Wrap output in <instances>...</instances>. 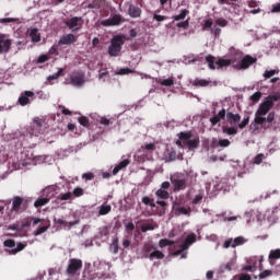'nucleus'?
I'll use <instances>...</instances> for the list:
<instances>
[{
  "label": "nucleus",
  "mask_w": 280,
  "mask_h": 280,
  "mask_svg": "<svg viewBox=\"0 0 280 280\" xmlns=\"http://www.w3.org/2000/svg\"><path fill=\"white\" fill-rule=\"evenodd\" d=\"M155 226L152 223H147L141 226L142 233H148V231H154Z\"/></svg>",
  "instance_id": "45"
},
{
  "label": "nucleus",
  "mask_w": 280,
  "mask_h": 280,
  "mask_svg": "<svg viewBox=\"0 0 280 280\" xmlns=\"http://www.w3.org/2000/svg\"><path fill=\"white\" fill-rule=\"evenodd\" d=\"M80 270H82V259H69L66 275H68V277H80Z\"/></svg>",
  "instance_id": "5"
},
{
  "label": "nucleus",
  "mask_w": 280,
  "mask_h": 280,
  "mask_svg": "<svg viewBox=\"0 0 280 280\" xmlns=\"http://www.w3.org/2000/svg\"><path fill=\"white\" fill-rule=\"evenodd\" d=\"M109 250L113 255H117L119 253V237H114L112 244L109 245Z\"/></svg>",
  "instance_id": "26"
},
{
  "label": "nucleus",
  "mask_w": 280,
  "mask_h": 280,
  "mask_svg": "<svg viewBox=\"0 0 280 280\" xmlns=\"http://www.w3.org/2000/svg\"><path fill=\"white\" fill-rule=\"evenodd\" d=\"M47 60H49V57L47 55H40L38 58H37V62L39 65H43V62H47Z\"/></svg>",
  "instance_id": "61"
},
{
  "label": "nucleus",
  "mask_w": 280,
  "mask_h": 280,
  "mask_svg": "<svg viewBox=\"0 0 280 280\" xmlns=\"http://www.w3.org/2000/svg\"><path fill=\"white\" fill-rule=\"evenodd\" d=\"M177 158H178V154L174 150H171V151L167 150L165 153L166 163H172V161H176Z\"/></svg>",
  "instance_id": "28"
},
{
  "label": "nucleus",
  "mask_w": 280,
  "mask_h": 280,
  "mask_svg": "<svg viewBox=\"0 0 280 280\" xmlns=\"http://www.w3.org/2000/svg\"><path fill=\"white\" fill-rule=\"evenodd\" d=\"M11 211L13 213H23L24 211H27V208L30 207L27 199L21 196H14L11 199Z\"/></svg>",
  "instance_id": "3"
},
{
  "label": "nucleus",
  "mask_w": 280,
  "mask_h": 280,
  "mask_svg": "<svg viewBox=\"0 0 280 280\" xmlns=\"http://www.w3.org/2000/svg\"><path fill=\"white\" fill-rule=\"evenodd\" d=\"M35 94L32 91H24L21 93L18 104L20 106H27L28 104H32L34 102Z\"/></svg>",
  "instance_id": "10"
},
{
  "label": "nucleus",
  "mask_w": 280,
  "mask_h": 280,
  "mask_svg": "<svg viewBox=\"0 0 280 280\" xmlns=\"http://www.w3.org/2000/svg\"><path fill=\"white\" fill-rule=\"evenodd\" d=\"M128 165H130V160L128 159L122 160L120 163H118L113 170L114 176L119 174V172H121V170H124L125 167H128Z\"/></svg>",
  "instance_id": "23"
},
{
  "label": "nucleus",
  "mask_w": 280,
  "mask_h": 280,
  "mask_svg": "<svg viewBox=\"0 0 280 280\" xmlns=\"http://www.w3.org/2000/svg\"><path fill=\"white\" fill-rule=\"evenodd\" d=\"M124 45V37L121 35H116L112 38L110 45L108 47V55L112 58H116L121 52V46Z\"/></svg>",
  "instance_id": "4"
},
{
  "label": "nucleus",
  "mask_w": 280,
  "mask_h": 280,
  "mask_svg": "<svg viewBox=\"0 0 280 280\" xmlns=\"http://www.w3.org/2000/svg\"><path fill=\"white\" fill-rule=\"evenodd\" d=\"M187 14H189V10L183 9L179 14L173 16L174 21H185L187 18Z\"/></svg>",
  "instance_id": "34"
},
{
  "label": "nucleus",
  "mask_w": 280,
  "mask_h": 280,
  "mask_svg": "<svg viewBox=\"0 0 280 280\" xmlns=\"http://www.w3.org/2000/svg\"><path fill=\"white\" fill-rule=\"evenodd\" d=\"M126 231H127L128 235H132V231H135V223H132V222L127 223Z\"/></svg>",
  "instance_id": "56"
},
{
  "label": "nucleus",
  "mask_w": 280,
  "mask_h": 280,
  "mask_svg": "<svg viewBox=\"0 0 280 280\" xmlns=\"http://www.w3.org/2000/svg\"><path fill=\"white\" fill-rule=\"evenodd\" d=\"M171 183L174 187V191H184L187 189V180L178 177H171Z\"/></svg>",
  "instance_id": "15"
},
{
  "label": "nucleus",
  "mask_w": 280,
  "mask_h": 280,
  "mask_svg": "<svg viewBox=\"0 0 280 280\" xmlns=\"http://www.w3.org/2000/svg\"><path fill=\"white\" fill-rule=\"evenodd\" d=\"M250 102H253V104H257V102H259L261 100V92H255L250 97H249Z\"/></svg>",
  "instance_id": "43"
},
{
  "label": "nucleus",
  "mask_w": 280,
  "mask_h": 280,
  "mask_svg": "<svg viewBox=\"0 0 280 280\" xmlns=\"http://www.w3.org/2000/svg\"><path fill=\"white\" fill-rule=\"evenodd\" d=\"M124 21H126L124 19V16H121V14H114L112 18L107 19V20H103L101 22V25H103V27H112L115 25H121V23H124Z\"/></svg>",
  "instance_id": "9"
},
{
  "label": "nucleus",
  "mask_w": 280,
  "mask_h": 280,
  "mask_svg": "<svg viewBox=\"0 0 280 280\" xmlns=\"http://www.w3.org/2000/svg\"><path fill=\"white\" fill-rule=\"evenodd\" d=\"M221 270L222 272H231L233 270V261L222 265Z\"/></svg>",
  "instance_id": "44"
},
{
  "label": "nucleus",
  "mask_w": 280,
  "mask_h": 280,
  "mask_svg": "<svg viewBox=\"0 0 280 280\" xmlns=\"http://www.w3.org/2000/svg\"><path fill=\"white\" fill-rule=\"evenodd\" d=\"M279 73V70H266L264 72V79L269 80V78H272V75H277Z\"/></svg>",
  "instance_id": "42"
},
{
  "label": "nucleus",
  "mask_w": 280,
  "mask_h": 280,
  "mask_svg": "<svg viewBox=\"0 0 280 280\" xmlns=\"http://www.w3.org/2000/svg\"><path fill=\"white\" fill-rule=\"evenodd\" d=\"M65 25L72 32H80L82 30V25H84V20L81 16H73L71 19L63 21Z\"/></svg>",
  "instance_id": "6"
},
{
  "label": "nucleus",
  "mask_w": 280,
  "mask_h": 280,
  "mask_svg": "<svg viewBox=\"0 0 280 280\" xmlns=\"http://www.w3.org/2000/svg\"><path fill=\"white\" fill-rule=\"evenodd\" d=\"M259 279H266L267 277H272V270H265V271H261L259 275H258Z\"/></svg>",
  "instance_id": "52"
},
{
  "label": "nucleus",
  "mask_w": 280,
  "mask_h": 280,
  "mask_svg": "<svg viewBox=\"0 0 280 280\" xmlns=\"http://www.w3.org/2000/svg\"><path fill=\"white\" fill-rule=\"evenodd\" d=\"M176 213L179 215H189V210L185 207H179L176 209Z\"/></svg>",
  "instance_id": "51"
},
{
  "label": "nucleus",
  "mask_w": 280,
  "mask_h": 280,
  "mask_svg": "<svg viewBox=\"0 0 280 280\" xmlns=\"http://www.w3.org/2000/svg\"><path fill=\"white\" fill-rule=\"evenodd\" d=\"M156 249V247H154V245H145L144 246V255L145 257H149L151 253H154V250Z\"/></svg>",
  "instance_id": "46"
},
{
  "label": "nucleus",
  "mask_w": 280,
  "mask_h": 280,
  "mask_svg": "<svg viewBox=\"0 0 280 280\" xmlns=\"http://www.w3.org/2000/svg\"><path fill=\"white\" fill-rule=\"evenodd\" d=\"M142 203L151 207L152 209H154V207H156V202H154V199L150 198L148 196L142 197Z\"/></svg>",
  "instance_id": "36"
},
{
  "label": "nucleus",
  "mask_w": 280,
  "mask_h": 280,
  "mask_svg": "<svg viewBox=\"0 0 280 280\" xmlns=\"http://www.w3.org/2000/svg\"><path fill=\"white\" fill-rule=\"evenodd\" d=\"M54 223L57 224L58 226H63L65 231H71L73 226H78L80 224V220L75 219L74 221H67L65 219H54Z\"/></svg>",
  "instance_id": "11"
},
{
  "label": "nucleus",
  "mask_w": 280,
  "mask_h": 280,
  "mask_svg": "<svg viewBox=\"0 0 280 280\" xmlns=\"http://www.w3.org/2000/svg\"><path fill=\"white\" fill-rule=\"evenodd\" d=\"M196 242V234L191 233L189 234L184 243L179 246L180 249H177L173 253L174 257H178V255H183L184 250H187V248H189V246H191V244H194Z\"/></svg>",
  "instance_id": "8"
},
{
  "label": "nucleus",
  "mask_w": 280,
  "mask_h": 280,
  "mask_svg": "<svg viewBox=\"0 0 280 280\" xmlns=\"http://www.w3.org/2000/svg\"><path fill=\"white\" fill-rule=\"evenodd\" d=\"M213 27V21L212 20H206L202 26L203 32L206 30H211Z\"/></svg>",
  "instance_id": "55"
},
{
  "label": "nucleus",
  "mask_w": 280,
  "mask_h": 280,
  "mask_svg": "<svg viewBox=\"0 0 280 280\" xmlns=\"http://www.w3.org/2000/svg\"><path fill=\"white\" fill-rule=\"evenodd\" d=\"M48 229L49 226L47 225L39 226L35 232H33L34 237H38V235H43V233H46Z\"/></svg>",
  "instance_id": "41"
},
{
  "label": "nucleus",
  "mask_w": 280,
  "mask_h": 280,
  "mask_svg": "<svg viewBox=\"0 0 280 280\" xmlns=\"http://www.w3.org/2000/svg\"><path fill=\"white\" fill-rule=\"evenodd\" d=\"M246 238L244 236H237L236 238H229L223 243L224 248H237V246H244Z\"/></svg>",
  "instance_id": "12"
},
{
  "label": "nucleus",
  "mask_w": 280,
  "mask_h": 280,
  "mask_svg": "<svg viewBox=\"0 0 280 280\" xmlns=\"http://www.w3.org/2000/svg\"><path fill=\"white\" fill-rule=\"evenodd\" d=\"M218 145H220V148H229L231 145V141L229 139H221L218 141Z\"/></svg>",
  "instance_id": "49"
},
{
  "label": "nucleus",
  "mask_w": 280,
  "mask_h": 280,
  "mask_svg": "<svg viewBox=\"0 0 280 280\" xmlns=\"http://www.w3.org/2000/svg\"><path fill=\"white\" fill-rule=\"evenodd\" d=\"M226 109L222 108L217 115L210 118L211 126H218L222 119H226Z\"/></svg>",
  "instance_id": "16"
},
{
  "label": "nucleus",
  "mask_w": 280,
  "mask_h": 280,
  "mask_svg": "<svg viewBox=\"0 0 280 280\" xmlns=\"http://www.w3.org/2000/svg\"><path fill=\"white\" fill-rule=\"evenodd\" d=\"M73 196L75 198H80L81 196H84V189L77 187L73 189Z\"/></svg>",
  "instance_id": "50"
},
{
  "label": "nucleus",
  "mask_w": 280,
  "mask_h": 280,
  "mask_svg": "<svg viewBox=\"0 0 280 280\" xmlns=\"http://www.w3.org/2000/svg\"><path fill=\"white\" fill-rule=\"evenodd\" d=\"M225 119L226 122L232 127H223V132L224 135L230 136L237 135V128L240 130H244V128L250 124V116L245 115L242 120V116L240 114H234L233 112H228Z\"/></svg>",
  "instance_id": "2"
},
{
  "label": "nucleus",
  "mask_w": 280,
  "mask_h": 280,
  "mask_svg": "<svg viewBox=\"0 0 280 280\" xmlns=\"http://www.w3.org/2000/svg\"><path fill=\"white\" fill-rule=\"evenodd\" d=\"M177 27H183V30H187V27H189V20L177 23Z\"/></svg>",
  "instance_id": "63"
},
{
  "label": "nucleus",
  "mask_w": 280,
  "mask_h": 280,
  "mask_svg": "<svg viewBox=\"0 0 280 280\" xmlns=\"http://www.w3.org/2000/svg\"><path fill=\"white\" fill-rule=\"evenodd\" d=\"M40 222H43L42 219H38V218H34V217H27V218H24L22 221H21V228H20V231H24V229H30V226H36L37 224H40Z\"/></svg>",
  "instance_id": "14"
},
{
  "label": "nucleus",
  "mask_w": 280,
  "mask_h": 280,
  "mask_svg": "<svg viewBox=\"0 0 280 280\" xmlns=\"http://www.w3.org/2000/svg\"><path fill=\"white\" fill-rule=\"evenodd\" d=\"M206 62H208V67L211 71H215V57L213 55L206 56Z\"/></svg>",
  "instance_id": "32"
},
{
  "label": "nucleus",
  "mask_w": 280,
  "mask_h": 280,
  "mask_svg": "<svg viewBox=\"0 0 280 280\" xmlns=\"http://www.w3.org/2000/svg\"><path fill=\"white\" fill-rule=\"evenodd\" d=\"M141 8L135 5V4H130L128 8V14L129 16H131V19H139L141 16Z\"/></svg>",
  "instance_id": "20"
},
{
  "label": "nucleus",
  "mask_w": 280,
  "mask_h": 280,
  "mask_svg": "<svg viewBox=\"0 0 280 280\" xmlns=\"http://www.w3.org/2000/svg\"><path fill=\"white\" fill-rule=\"evenodd\" d=\"M153 20L154 21H158V23H161V22H163V21H167V16H165V15H159V14H153Z\"/></svg>",
  "instance_id": "57"
},
{
  "label": "nucleus",
  "mask_w": 280,
  "mask_h": 280,
  "mask_svg": "<svg viewBox=\"0 0 280 280\" xmlns=\"http://www.w3.org/2000/svg\"><path fill=\"white\" fill-rule=\"evenodd\" d=\"M12 47V39L8 38V35L0 34V55L8 54Z\"/></svg>",
  "instance_id": "13"
},
{
  "label": "nucleus",
  "mask_w": 280,
  "mask_h": 280,
  "mask_svg": "<svg viewBox=\"0 0 280 280\" xmlns=\"http://www.w3.org/2000/svg\"><path fill=\"white\" fill-rule=\"evenodd\" d=\"M3 246H5V248H11V255H16V253H21V250H24L25 246L27 245L23 243H18L16 245V242H14V240L9 238L3 242Z\"/></svg>",
  "instance_id": "7"
},
{
  "label": "nucleus",
  "mask_w": 280,
  "mask_h": 280,
  "mask_svg": "<svg viewBox=\"0 0 280 280\" xmlns=\"http://www.w3.org/2000/svg\"><path fill=\"white\" fill-rule=\"evenodd\" d=\"M202 201V194H198L195 196V198L192 199V205H198Z\"/></svg>",
  "instance_id": "62"
},
{
  "label": "nucleus",
  "mask_w": 280,
  "mask_h": 280,
  "mask_svg": "<svg viewBox=\"0 0 280 280\" xmlns=\"http://www.w3.org/2000/svg\"><path fill=\"white\" fill-rule=\"evenodd\" d=\"M255 62H257V58H253L249 55H246L240 63L238 69H248V67H250L252 65H255Z\"/></svg>",
  "instance_id": "17"
},
{
  "label": "nucleus",
  "mask_w": 280,
  "mask_h": 280,
  "mask_svg": "<svg viewBox=\"0 0 280 280\" xmlns=\"http://www.w3.org/2000/svg\"><path fill=\"white\" fill-rule=\"evenodd\" d=\"M113 210V207L108 202H104L98 210V215H108V212Z\"/></svg>",
  "instance_id": "27"
},
{
  "label": "nucleus",
  "mask_w": 280,
  "mask_h": 280,
  "mask_svg": "<svg viewBox=\"0 0 280 280\" xmlns=\"http://www.w3.org/2000/svg\"><path fill=\"white\" fill-rule=\"evenodd\" d=\"M178 139H179L180 141H188V140L191 139V132L180 131V132L178 133Z\"/></svg>",
  "instance_id": "39"
},
{
  "label": "nucleus",
  "mask_w": 280,
  "mask_h": 280,
  "mask_svg": "<svg viewBox=\"0 0 280 280\" xmlns=\"http://www.w3.org/2000/svg\"><path fill=\"white\" fill-rule=\"evenodd\" d=\"M43 121L39 118L34 119V125H33V132L38 136L43 135L44 129H43Z\"/></svg>",
  "instance_id": "22"
},
{
  "label": "nucleus",
  "mask_w": 280,
  "mask_h": 280,
  "mask_svg": "<svg viewBox=\"0 0 280 280\" xmlns=\"http://www.w3.org/2000/svg\"><path fill=\"white\" fill-rule=\"evenodd\" d=\"M280 93H275L268 95L264 102L258 106V109L255 113L253 122L249 126V132L255 135L259 130H269L272 128V122L275 121L276 113L270 112L275 107V102H279Z\"/></svg>",
  "instance_id": "1"
},
{
  "label": "nucleus",
  "mask_w": 280,
  "mask_h": 280,
  "mask_svg": "<svg viewBox=\"0 0 280 280\" xmlns=\"http://www.w3.org/2000/svg\"><path fill=\"white\" fill-rule=\"evenodd\" d=\"M217 25H220V27H226L229 25V21H226L225 19H218L217 20Z\"/></svg>",
  "instance_id": "58"
},
{
  "label": "nucleus",
  "mask_w": 280,
  "mask_h": 280,
  "mask_svg": "<svg viewBox=\"0 0 280 280\" xmlns=\"http://www.w3.org/2000/svg\"><path fill=\"white\" fill-rule=\"evenodd\" d=\"M77 40L78 37H75V35L67 34L59 39L58 45H73V43H75Z\"/></svg>",
  "instance_id": "18"
},
{
  "label": "nucleus",
  "mask_w": 280,
  "mask_h": 280,
  "mask_svg": "<svg viewBox=\"0 0 280 280\" xmlns=\"http://www.w3.org/2000/svg\"><path fill=\"white\" fill-rule=\"evenodd\" d=\"M232 63H233V60L224 59V58H219L215 61L218 69H224V67H231Z\"/></svg>",
  "instance_id": "24"
},
{
  "label": "nucleus",
  "mask_w": 280,
  "mask_h": 280,
  "mask_svg": "<svg viewBox=\"0 0 280 280\" xmlns=\"http://www.w3.org/2000/svg\"><path fill=\"white\" fill-rule=\"evenodd\" d=\"M264 161V153H259L254 158V164L260 165V163Z\"/></svg>",
  "instance_id": "54"
},
{
  "label": "nucleus",
  "mask_w": 280,
  "mask_h": 280,
  "mask_svg": "<svg viewBox=\"0 0 280 280\" xmlns=\"http://www.w3.org/2000/svg\"><path fill=\"white\" fill-rule=\"evenodd\" d=\"M160 84L162 86H173L174 84V79H164V80H160Z\"/></svg>",
  "instance_id": "48"
},
{
  "label": "nucleus",
  "mask_w": 280,
  "mask_h": 280,
  "mask_svg": "<svg viewBox=\"0 0 280 280\" xmlns=\"http://www.w3.org/2000/svg\"><path fill=\"white\" fill-rule=\"evenodd\" d=\"M271 12H272L273 14L279 13V12H280V3L273 4V5H272V9H271Z\"/></svg>",
  "instance_id": "64"
},
{
  "label": "nucleus",
  "mask_w": 280,
  "mask_h": 280,
  "mask_svg": "<svg viewBox=\"0 0 280 280\" xmlns=\"http://www.w3.org/2000/svg\"><path fill=\"white\" fill-rule=\"evenodd\" d=\"M84 82V73H78L77 75L70 77V84H72L73 86H82Z\"/></svg>",
  "instance_id": "19"
},
{
  "label": "nucleus",
  "mask_w": 280,
  "mask_h": 280,
  "mask_svg": "<svg viewBox=\"0 0 280 280\" xmlns=\"http://www.w3.org/2000/svg\"><path fill=\"white\" fill-rule=\"evenodd\" d=\"M128 73H135V70L130 68H121L118 72L117 75H128Z\"/></svg>",
  "instance_id": "47"
},
{
  "label": "nucleus",
  "mask_w": 280,
  "mask_h": 280,
  "mask_svg": "<svg viewBox=\"0 0 280 280\" xmlns=\"http://www.w3.org/2000/svg\"><path fill=\"white\" fill-rule=\"evenodd\" d=\"M211 84V81L207 79H196L194 81V86H209Z\"/></svg>",
  "instance_id": "35"
},
{
  "label": "nucleus",
  "mask_w": 280,
  "mask_h": 280,
  "mask_svg": "<svg viewBox=\"0 0 280 280\" xmlns=\"http://www.w3.org/2000/svg\"><path fill=\"white\" fill-rule=\"evenodd\" d=\"M277 259H280V249H272L268 256L270 266H275V264H277Z\"/></svg>",
  "instance_id": "21"
},
{
  "label": "nucleus",
  "mask_w": 280,
  "mask_h": 280,
  "mask_svg": "<svg viewBox=\"0 0 280 280\" xmlns=\"http://www.w3.org/2000/svg\"><path fill=\"white\" fill-rule=\"evenodd\" d=\"M82 178H83L84 180H93V178H95V174H93V173H84V174L82 175Z\"/></svg>",
  "instance_id": "60"
},
{
  "label": "nucleus",
  "mask_w": 280,
  "mask_h": 280,
  "mask_svg": "<svg viewBox=\"0 0 280 280\" xmlns=\"http://www.w3.org/2000/svg\"><path fill=\"white\" fill-rule=\"evenodd\" d=\"M62 73H65V69L59 68V70H58L57 73L51 74V75H49V77L47 78V81H48V82H51V81H54V80H58V78H60V75H62Z\"/></svg>",
  "instance_id": "38"
},
{
  "label": "nucleus",
  "mask_w": 280,
  "mask_h": 280,
  "mask_svg": "<svg viewBox=\"0 0 280 280\" xmlns=\"http://www.w3.org/2000/svg\"><path fill=\"white\" fill-rule=\"evenodd\" d=\"M165 257V254L163 252L155 248V250L151 252L148 256V258L151 261H154V259H163Z\"/></svg>",
  "instance_id": "25"
},
{
  "label": "nucleus",
  "mask_w": 280,
  "mask_h": 280,
  "mask_svg": "<svg viewBox=\"0 0 280 280\" xmlns=\"http://www.w3.org/2000/svg\"><path fill=\"white\" fill-rule=\"evenodd\" d=\"M30 37L32 38V43H40V33H38V28H32L30 31Z\"/></svg>",
  "instance_id": "29"
},
{
  "label": "nucleus",
  "mask_w": 280,
  "mask_h": 280,
  "mask_svg": "<svg viewBox=\"0 0 280 280\" xmlns=\"http://www.w3.org/2000/svg\"><path fill=\"white\" fill-rule=\"evenodd\" d=\"M78 121L81 126H83L84 128H89L90 126V120H89V117L86 116H81L78 118Z\"/></svg>",
  "instance_id": "40"
},
{
  "label": "nucleus",
  "mask_w": 280,
  "mask_h": 280,
  "mask_svg": "<svg viewBox=\"0 0 280 280\" xmlns=\"http://www.w3.org/2000/svg\"><path fill=\"white\" fill-rule=\"evenodd\" d=\"M199 144H200L199 138H195L192 140L187 141V145H188L189 150H196V148H198Z\"/></svg>",
  "instance_id": "37"
},
{
  "label": "nucleus",
  "mask_w": 280,
  "mask_h": 280,
  "mask_svg": "<svg viewBox=\"0 0 280 280\" xmlns=\"http://www.w3.org/2000/svg\"><path fill=\"white\" fill-rule=\"evenodd\" d=\"M109 234H110V231L108 230V226L105 225L98 229L97 237L98 240H102L104 237H108Z\"/></svg>",
  "instance_id": "31"
},
{
  "label": "nucleus",
  "mask_w": 280,
  "mask_h": 280,
  "mask_svg": "<svg viewBox=\"0 0 280 280\" xmlns=\"http://www.w3.org/2000/svg\"><path fill=\"white\" fill-rule=\"evenodd\" d=\"M155 196H158V198H161L162 200H167V198H170V192H167V190H164L163 188H160L156 190Z\"/></svg>",
  "instance_id": "33"
},
{
  "label": "nucleus",
  "mask_w": 280,
  "mask_h": 280,
  "mask_svg": "<svg viewBox=\"0 0 280 280\" xmlns=\"http://www.w3.org/2000/svg\"><path fill=\"white\" fill-rule=\"evenodd\" d=\"M49 202V198L47 197H39L35 202H34V207L36 209H40V207H45V205H47Z\"/></svg>",
  "instance_id": "30"
},
{
  "label": "nucleus",
  "mask_w": 280,
  "mask_h": 280,
  "mask_svg": "<svg viewBox=\"0 0 280 280\" xmlns=\"http://www.w3.org/2000/svg\"><path fill=\"white\" fill-rule=\"evenodd\" d=\"M19 19L15 18H3L0 19V23L5 24V23H16Z\"/></svg>",
  "instance_id": "53"
},
{
  "label": "nucleus",
  "mask_w": 280,
  "mask_h": 280,
  "mask_svg": "<svg viewBox=\"0 0 280 280\" xmlns=\"http://www.w3.org/2000/svg\"><path fill=\"white\" fill-rule=\"evenodd\" d=\"M159 246H160V248H165V246H170V240H167V238L160 240Z\"/></svg>",
  "instance_id": "59"
}]
</instances>
